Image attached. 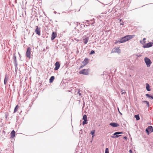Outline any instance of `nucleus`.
<instances>
[{
	"instance_id": "nucleus-1",
	"label": "nucleus",
	"mask_w": 153,
	"mask_h": 153,
	"mask_svg": "<svg viewBox=\"0 0 153 153\" xmlns=\"http://www.w3.org/2000/svg\"><path fill=\"white\" fill-rule=\"evenodd\" d=\"M89 69H84L80 71L79 72V73L85 75H88L89 74Z\"/></svg>"
},
{
	"instance_id": "nucleus-2",
	"label": "nucleus",
	"mask_w": 153,
	"mask_h": 153,
	"mask_svg": "<svg viewBox=\"0 0 153 153\" xmlns=\"http://www.w3.org/2000/svg\"><path fill=\"white\" fill-rule=\"evenodd\" d=\"M144 61L147 67H149L152 63V62L150 59L147 57H145Z\"/></svg>"
},
{
	"instance_id": "nucleus-3",
	"label": "nucleus",
	"mask_w": 153,
	"mask_h": 153,
	"mask_svg": "<svg viewBox=\"0 0 153 153\" xmlns=\"http://www.w3.org/2000/svg\"><path fill=\"white\" fill-rule=\"evenodd\" d=\"M31 49L30 47H29L27 48V51L26 53V56L29 59L30 58Z\"/></svg>"
},
{
	"instance_id": "nucleus-4",
	"label": "nucleus",
	"mask_w": 153,
	"mask_h": 153,
	"mask_svg": "<svg viewBox=\"0 0 153 153\" xmlns=\"http://www.w3.org/2000/svg\"><path fill=\"white\" fill-rule=\"evenodd\" d=\"M146 131L147 133L148 134L151 133L153 131V129L152 127L151 126H149L146 130Z\"/></svg>"
},
{
	"instance_id": "nucleus-5",
	"label": "nucleus",
	"mask_w": 153,
	"mask_h": 153,
	"mask_svg": "<svg viewBox=\"0 0 153 153\" xmlns=\"http://www.w3.org/2000/svg\"><path fill=\"white\" fill-rule=\"evenodd\" d=\"M36 28L35 30V32L39 36L40 35V28H39L38 26H36Z\"/></svg>"
},
{
	"instance_id": "nucleus-6",
	"label": "nucleus",
	"mask_w": 153,
	"mask_h": 153,
	"mask_svg": "<svg viewBox=\"0 0 153 153\" xmlns=\"http://www.w3.org/2000/svg\"><path fill=\"white\" fill-rule=\"evenodd\" d=\"M60 64L58 62H56L55 64V68H54V70H58L60 66Z\"/></svg>"
},
{
	"instance_id": "nucleus-7",
	"label": "nucleus",
	"mask_w": 153,
	"mask_h": 153,
	"mask_svg": "<svg viewBox=\"0 0 153 153\" xmlns=\"http://www.w3.org/2000/svg\"><path fill=\"white\" fill-rule=\"evenodd\" d=\"M152 46V43L150 42L149 43H148L146 44L145 45H144L143 46V47L144 48H149L150 47H151Z\"/></svg>"
},
{
	"instance_id": "nucleus-8",
	"label": "nucleus",
	"mask_w": 153,
	"mask_h": 153,
	"mask_svg": "<svg viewBox=\"0 0 153 153\" xmlns=\"http://www.w3.org/2000/svg\"><path fill=\"white\" fill-rule=\"evenodd\" d=\"M109 125L114 127H118L119 126L118 124L115 123H110Z\"/></svg>"
},
{
	"instance_id": "nucleus-9",
	"label": "nucleus",
	"mask_w": 153,
	"mask_h": 153,
	"mask_svg": "<svg viewBox=\"0 0 153 153\" xmlns=\"http://www.w3.org/2000/svg\"><path fill=\"white\" fill-rule=\"evenodd\" d=\"M127 41L126 40V36H124L123 37L122 39L120 40L119 42L120 43H124L126 41Z\"/></svg>"
},
{
	"instance_id": "nucleus-10",
	"label": "nucleus",
	"mask_w": 153,
	"mask_h": 153,
	"mask_svg": "<svg viewBox=\"0 0 153 153\" xmlns=\"http://www.w3.org/2000/svg\"><path fill=\"white\" fill-rule=\"evenodd\" d=\"M56 33L54 32H53L52 33V35H51V40H53L56 37Z\"/></svg>"
},
{
	"instance_id": "nucleus-11",
	"label": "nucleus",
	"mask_w": 153,
	"mask_h": 153,
	"mask_svg": "<svg viewBox=\"0 0 153 153\" xmlns=\"http://www.w3.org/2000/svg\"><path fill=\"white\" fill-rule=\"evenodd\" d=\"M89 60L87 58L85 59L82 62V63L84 64V65H87L88 62Z\"/></svg>"
},
{
	"instance_id": "nucleus-12",
	"label": "nucleus",
	"mask_w": 153,
	"mask_h": 153,
	"mask_svg": "<svg viewBox=\"0 0 153 153\" xmlns=\"http://www.w3.org/2000/svg\"><path fill=\"white\" fill-rule=\"evenodd\" d=\"M134 36L133 35H128L126 36V39L128 41L130 39H132Z\"/></svg>"
},
{
	"instance_id": "nucleus-13",
	"label": "nucleus",
	"mask_w": 153,
	"mask_h": 153,
	"mask_svg": "<svg viewBox=\"0 0 153 153\" xmlns=\"http://www.w3.org/2000/svg\"><path fill=\"white\" fill-rule=\"evenodd\" d=\"M89 38L88 37H85V38L83 39V41L84 44H86L87 43L89 40Z\"/></svg>"
},
{
	"instance_id": "nucleus-14",
	"label": "nucleus",
	"mask_w": 153,
	"mask_h": 153,
	"mask_svg": "<svg viewBox=\"0 0 153 153\" xmlns=\"http://www.w3.org/2000/svg\"><path fill=\"white\" fill-rule=\"evenodd\" d=\"M11 137L10 138H13L15 135V131L13 130L10 133Z\"/></svg>"
},
{
	"instance_id": "nucleus-15",
	"label": "nucleus",
	"mask_w": 153,
	"mask_h": 153,
	"mask_svg": "<svg viewBox=\"0 0 153 153\" xmlns=\"http://www.w3.org/2000/svg\"><path fill=\"white\" fill-rule=\"evenodd\" d=\"M114 52H117L118 53H120V50L119 48H114Z\"/></svg>"
},
{
	"instance_id": "nucleus-16",
	"label": "nucleus",
	"mask_w": 153,
	"mask_h": 153,
	"mask_svg": "<svg viewBox=\"0 0 153 153\" xmlns=\"http://www.w3.org/2000/svg\"><path fill=\"white\" fill-rule=\"evenodd\" d=\"M8 79V77H7V75H6L4 80V83L5 85L6 84Z\"/></svg>"
},
{
	"instance_id": "nucleus-17",
	"label": "nucleus",
	"mask_w": 153,
	"mask_h": 153,
	"mask_svg": "<svg viewBox=\"0 0 153 153\" xmlns=\"http://www.w3.org/2000/svg\"><path fill=\"white\" fill-rule=\"evenodd\" d=\"M146 89L148 91H151V89L150 88V87L149 86V85L148 83L146 84Z\"/></svg>"
},
{
	"instance_id": "nucleus-18",
	"label": "nucleus",
	"mask_w": 153,
	"mask_h": 153,
	"mask_svg": "<svg viewBox=\"0 0 153 153\" xmlns=\"http://www.w3.org/2000/svg\"><path fill=\"white\" fill-rule=\"evenodd\" d=\"M86 22H88V25L91 24V25H93L95 23V22H92V20H90V21L89 20H86Z\"/></svg>"
},
{
	"instance_id": "nucleus-19",
	"label": "nucleus",
	"mask_w": 153,
	"mask_h": 153,
	"mask_svg": "<svg viewBox=\"0 0 153 153\" xmlns=\"http://www.w3.org/2000/svg\"><path fill=\"white\" fill-rule=\"evenodd\" d=\"M54 79V77L53 76H51L49 79V82H52Z\"/></svg>"
},
{
	"instance_id": "nucleus-20",
	"label": "nucleus",
	"mask_w": 153,
	"mask_h": 153,
	"mask_svg": "<svg viewBox=\"0 0 153 153\" xmlns=\"http://www.w3.org/2000/svg\"><path fill=\"white\" fill-rule=\"evenodd\" d=\"M134 117L136 118L137 120H138L140 119L139 114L135 115Z\"/></svg>"
},
{
	"instance_id": "nucleus-21",
	"label": "nucleus",
	"mask_w": 153,
	"mask_h": 153,
	"mask_svg": "<svg viewBox=\"0 0 153 153\" xmlns=\"http://www.w3.org/2000/svg\"><path fill=\"white\" fill-rule=\"evenodd\" d=\"M95 130H93V131H92L91 132V134H92V137L93 138L94 137V134L95 133Z\"/></svg>"
},
{
	"instance_id": "nucleus-22",
	"label": "nucleus",
	"mask_w": 153,
	"mask_h": 153,
	"mask_svg": "<svg viewBox=\"0 0 153 153\" xmlns=\"http://www.w3.org/2000/svg\"><path fill=\"white\" fill-rule=\"evenodd\" d=\"M146 96L147 97L153 99V96L150 95L149 94H146Z\"/></svg>"
},
{
	"instance_id": "nucleus-23",
	"label": "nucleus",
	"mask_w": 153,
	"mask_h": 153,
	"mask_svg": "<svg viewBox=\"0 0 153 153\" xmlns=\"http://www.w3.org/2000/svg\"><path fill=\"white\" fill-rule=\"evenodd\" d=\"M18 108H19L18 105H16V107H15V108H14V113H15L17 111V110L18 109Z\"/></svg>"
},
{
	"instance_id": "nucleus-24",
	"label": "nucleus",
	"mask_w": 153,
	"mask_h": 153,
	"mask_svg": "<svg viewBox=\"0 0 153 153\" xmlns=\"http://www.w3.org/2000/svg\"><path fill=\"white\" fill-rule=\"evenodd\" d=\"M123 133L122 132H115L114 134V135H118L121 134H123Z\"/></svg>"
},
{
	"instance_id": "nucleus-25",
	"label": "nucleus",
	"mask_w": 153,
	"mask_h": 153,
	"mask_svg": "<svg viewBox=\"0 0 153 153\" xmlns=\"http://www.w3.org/2000/svg\"><path fill=\"white\" fill-rule=\"evenodd\" d=\"M143 102H146V105L148 107H149V102L146 101H143Z\"/></svg>"
},
{
	"instance_id": "nucleus-26",
	"label": "nucleus",
	"mask_w": 153,
	"mask_h": 153,
	"mask_svg": "<svg viewBox=\"0 0 153 153\" xmlns=\"http://www.w3.org/2000/svg\"><path fill=\"white\" fill-rule=\"evenodd\" d=\"M87 120H84V121L82 122V125H83L85 124H87L88 123V122H87Z\"/></svg>"
},
{
	"instance_id": "nucleus-27",
	"label": "nucleus",
	"mask_w": 153,
	"mask_h": 153,
	"mask_svg": "<svg viewBox=\"0 0 153 153\" xmlns=\"http://www.w3.org/2000/svg\"><path fill=\"white\" fill-rule=\"evenodd\" d=\"M115 136H113L111 137L112 138H117L119 137L120 136H121V135H115Z\"/></svg>"
},
{
	"instance_id": "nucleus-28",
	"label": "nucleus",
	"mask_w": 153,
	"mask_h": 153,
	"mask_svg": "<svg viewBox=\"0 0 153 153\" xmlns=\"http://www.w3.org/2000/svg\"><path fill=\"white\" fill-rule=\"evenodd\" d=\"M87 116L85 114L83 116V120H87Z\"/></svg>"
},
{
	"instance_id": "nucleus-29",
	"label": "nucleus",
	"mask_w": 153,
	"mask_h": 153,
	"mask_svg": "<svg viewBox=\"0 0 153 153\" xmlns=\"http://www.w3.org/2000/svg\"><path fill=\"white\" fill-rule=\"evenodd\" d=\"M15 65L16 66V68L17 66V64L16 63V57L15 56Z\"/></svg>"
},
{
	"instance_id": "nucleus-30",
	"label": "nucleus",
	"mask_w": 153,
	"mask_h": 153,
	"mask_svg": "<svg viewBox=\"0 0 153 153\" xmlns=\"http://www.w3.org/2000/svg\"><path fill=\"white\" fill-rule=\"evenodd\" d=\"M105 153H109L108 149L106 148L105 150Z\"/></svg>"
},
{
	"instance_id": "nucleus-31",
	"label": "nucleus",
	"mask_w": 153,
	"mask_h": 153,
	"mask_svg": "<svg viewBox=\"0 0 153 153\" xmlns=\"http://www.w3.org/2000/svg\"><path fill=\"white\" fill-rule=\"evenodd\" d=\"M81 91L80 90H79L78 91L77 93L79 94V96H81Z\"/></svg>"
},
{
	"instance_id": "nucleus-32",
	"label": "nucleus",
	"mask_w": 153,
	"mask_h": 153,
	"mask_svg": "<svg viewBox=\"0 0 153 153\" xmlns=\"http://www.w3.org/2000/svg\"><path fill=\"white\" fill-rule=\"evenodd\" d=\"M95 53V51L93 50H92L91 51L90 54H93Z\"/></svg>"
},
{
	"instance_id": "nucleus-33",
	"label": "nucleus",
	"mask_w": 153,
	"mask_h": 153,
	"mask_svg": "<svg viewBox=\"0 0 153 153\" xmlns=\"http://www.w3.org/2000/svg\"><path fill=\"white\" fill-rule=\"evenodd\" d=\"M117 109H118V112H119V113H120V114L121 115H122V113H121L120 112V111H119V108H117Z\"/></svg>"
},
{
	"instance_id": "nucleus-34",
	"label": "nucleus",
	"mask_w": 153,
	"mask_h": 153,
	"mask_svg": "<svg viewBox=\"0 0 153 153\" xmlns=\"http://www.w3.org/2000/svg\"><path fill=\"white\" fill-rule=\"evenodd\" d=\"M146 40V38H144L143 39V43H145V40Z\"/></svg>"
},
{
	"instance_id": "nucleus-35",
	"label": "nucleus",
	"mask_w": 153,
	"mask_h": 153,
	"mask_svg": "<svg viewBox=\"0 0 153 153\" xmlns=\"http://www.w3.org/2000/svg\"><path fill=\"white\" fill-rule=\"evenodd\" d=\"M85 65H84V64L83 65H82L81 67H80V68H83L84 66H85Z\"/></svg>"
},
{
	"instance_id": "nucleus-36",
	"label": "nucleus",
	"mask_w": 153,
	"mask_h": 153,
	"mask_svg": "<svg viewBox=\"0 0 153 153\" xmlns=\"http://www.w3.org/2000/svg\"><path fill=\"white\" fill-rule=\"evenodd\" d=\"M130 153H132V152L131 149H130L129 151Z\"/></svg>"
},
{
	"instance_id": "nucleus-37",
	"label": "nucleus",
	"mask_w": 153,
	"mask_h": 153,
	"mask_svg": "<svg viewBox=\"0 0 153 153\" xmlns=\"http://www.w3.org/2000/svg\"><path fill=\"white\" fill-rule=\"evenodd\" d=\"M74 23H75L76 25V26L78 25V22H74Z\"/></svg>"
},
{
	"instance_id": "nucleus-38",
	"label": "nucleus",
	"mask_w": 153,
	"mask_h": 153,
	"mask_svg": "<svg viewBox=\"0 0 153 153\" xmlns=\"http://www.w3.org/2000/svg\"><path fill=\"white\" fill-rule=\"evenodd\" d=\"M91 20H92V21L93 22H94L95 19H92Z\"/></svg>"
},
{
	"instance_id": "nucleus-39",
	"label": "nucleus",
	"mask_w": 153,
	"mask_h": 153,
	"mask_svg": "<svg viewBox=\"0 0 153 153\" xmlns=\"http://www.w3.org/2000/svg\"><path fill=\"white\" fill-rule=\"evenodd\" d=\"M124 24V22H123L122 23H121L120 24V25H123Z\"/></svg>"
},
{
	"instance_id": "nucleus-40",
	"label": "nucleus",
	"mask_w": 153,
	"mask_h": 153,
	"mask_svg": "<svg viewBox=\"0 0 153 153\" xmlns=\"http://www.w3.org/2000/svg\"><path fill=\"white\" fill-rule=\"evenodd\" d=\"M126 93V92L125 91H124V92H123L122 93V94H125Z\"/></svg>"
},
{
	"instance_id": "nucleus-41",
	"label": "nucleus",
	"mask_w": 153,
	"mask_h": 153,
	"mask_svg": "<svg viewBox=\"0 0 153 153\" xmlns=\"http://www.w3.org/2000/svg\"><path fill=\"white\" fill-rule=\"evenodd\" d=\"M124 138L126 139H127V137L126 136L124 137Z\"/></svg>"
},
{
	"instance_id": "nucleus-42",
	"label": "nucleus",
	"mask_w": 153,
	"mask_h": 153,
	"mask_svg": "<svg viewBox=\"0 0 153 153\" xmlns=\"http://www.w3.org/2000/svg\"><path fill=\"white\" fill-rule=\"evenodd\" d=\"M80 131H82V129H81L80 130Z\"/></svg>"
},
{
	"instance_id": "nucleus-43",
	"label": "nucleus",
	"mask_w": 153,
	"mask_h": 153,
	"mask_svg": "<svg viewBox=\"0 0 153 153\" xmlns=\"http://www.w3.org/2000/svg\"><path fill=\"white\" fill-rule=\"evenodd\" d=\"M122 21V19H120V22H121Z\"/></svg>"
},
{
	"instance_id": "nucleus-44",
	"label": "nucleus",
	"mask_w": 153,
	"mask_h": 153,
	"mask_svg": "<svg viewBox=\"0 0 153 153\" xmlns=\"http://www.w3.org/2000/svg\"><path fill=\"white\" fill-rule=\"evenodd\" d=\"M86 26H89V25H86Z\"/></svg>"
},
{
	"instance_id": "nucleus-45",
	"label": "nucleus",
	"mask_w": 153,
	"mask_h": 153,
	"mask_svg": "<svg viewBox=\"0 0 153 153\" xmlns=\"http://www.w3.org/2000/svg\"><path fill=\"white\" fill-rule=\"evenodd\" d=\"M54 13H56V12H55H55H54Z\"/></svg>"
},
{
	"instance_id": "nucleus-46",
	"label": "nucleus",
	"mask_w": 153,
	"mask_h": 153,
	"mask_svg": "<svg viewBox=\"0 0 153 153\" xmlns=\"http://www.w3.org/2000/svg\"><path fill=\"white\" fill-rule=\"evenodd\" d=\"M82 132V131H80V132H79V133H80V132Z\"/></svg>"
},
{
	"instance_id": "nucleus-47",
	"label": "nucleus",
	"mask_w": 153,
	"mask_h": 153,
	"mask_svg": "<svg viewBox=\"0 0 153 153\" xmlns=\"http://www.w3.org/2000/svg\"><path fill=\"white\" fill-rule=\"evenodd\" d=\"M82 132V131H80V132H79V133H80V132Z\"/></svg>"
}]
</instances>
